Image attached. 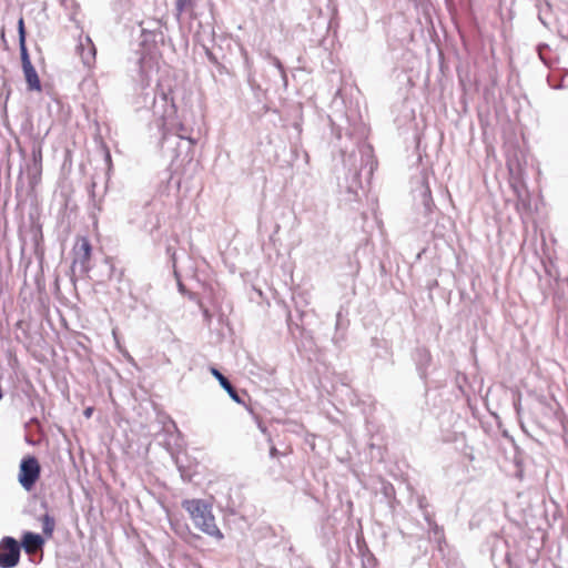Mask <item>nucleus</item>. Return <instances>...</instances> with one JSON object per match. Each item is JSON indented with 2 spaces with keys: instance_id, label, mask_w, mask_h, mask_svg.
Segmentation results:
<instances>
[{
  "instance_id": "2",
  "label": "nucleus",
  "mask_w": 568,
  "mask_h": 568,
  "mask_svg": "<svg viewBox=\"0 0 568 568\" xmlns=\"http://www.w3.org/2000/svg\"><path fill=\"white\" fill-rule=\"evenodd\" d=\"M40 476V465L36 457L28 456L21 460L19 483L26 490H30Z\"/></svg>"
},
{
  "instance_id": "9",
  "label": "nucleus",
  "mask_w": 568,
  "mask_h": 568,
  "mask_svg": "<svg viewBox=\"0 0 568 568\" xmlns=\"http://www.w3.org/2000/svg\"><path fill=\"white\" fill-rule=\"evenodd\" d=\"M41 523L43 534L47 536H51L55 526L54 519L50 515L45 514L41 517Z\"/></svg>"
},
{
  "instance_id": "11",
  "label": "nucleus",
  "mask_w": 568,
  "mask_h": 568,
  "mask_svg": "<svg viewBox=\"0 0 568 568\" xmlns=\"http://www.w3.org/2000/svg\"><path fill=\"white\" fill-rule=\"evenodd\" d=\"M22 68L32 65L26 42H19Z\"/></svg>"
},
{
  "instance_id": "5",
  "label": "nucleus",
  "mask_w": 568,
  "mask_h": 568,
  "mask_svg": "<svg viewBox=\"0 0 568 568\" xmlns=\"http://www.w3.org/2000/svg\"><path fill=\"white\" fill-rule=\"evenodd\" d=\"M74 254L75 258L73 261V264H80L83 270L87 268V264L91 256V244L88 241V239L82 237L80 241L77 242L74 246Z\"/></svg>"
},
{
  "instance_id": "14",
  "label": "nucleus",
  "mask_w": 568,
  "mask_h": 568,
  "mask_svg": "<svg viewBox=\"0 0 568 568\" xmlns=\"http://www.w3.org/2000/svg\"><path fill=\"white\" fill-rule=\"evenodd\" d=\"M32 154H33V160L36 163L41 162V160H42L41 148L33 149Z\"/></svg>"
},
{
  "instance_id": "1",
  "label": "nucleus",
  "mask_w": 568,
  "mask_h": 568,
  "mask_svg": "<svg viewBox=\"0 0 568 568\" xmlns=\"http://www.w3.org/2000/svg\"><path fill=\"white\" fill-rule=\"evenodd\" d=\"M182 507L189 513L194 526L202 532L222 539L223 534L215 524L212 507L202 499H186Z\"/></svg>"
},
{
  "instance_id": "6",
  "label": "nucleus",
  "mask_w": 568,
  "mask_h": 568,
  "mask_svg": "<svg viewBox=\"0 0 568 568\" xmlns=\"http://www.w3.org/2000/svg\"><path fill=\"white\" fill-rule=\"evenodd\" d=\"M43 544V538L38 534L26 532L22 537V547L28 554H33L41 549Z\"/></svg>"
},
{
  "instance_id": "15",
  "label": "nucleus",
  "mask_w": 568,
  "mask_h": 568,
  "mask_svg": "<svg viewBox=\"0 0 568 568\" xmlns=\"http://www.w3.org/2000/svg\"><path fill=\"white\" fill-rule=\"evenodd\" d=\"M175 113L174 104H171L169 112L166 115H164V123H169V118Z\"/></svg>"
},
{
  "instance_id": "7",
  "label": "nucleus",
  "mask_w": 568,
  "mask_h": 568,
  "mask_svg": "<svg viewBox=\"0 0 568 568\" xmlns=\"http://www.w3.org/2000/svg\"><path fill=\"white\" fill-rule=\"evenodd\" d=\"M211 373L219 381L222 388L227 392V394L234 402H236V403L242 402L236 389L233 387V385L230 383V381L219 369L212 367Z\"/></svg>"
},
{
  "instance_id": "12",
  "label": "nucleus",
  "mask_w": 568,
  "mask_h": 568,
  "mask_svg": "<svg viewBox=\"0 0 568 568\" xmlns=\"http://www.w3.org/2000/svg\"><path fill=\"white\" fill-rule=\"evenodd\" d=\"M19 42H26V31L23 19L20 18L18 21Z\"/></svg>"
},
{
  "instance_id": "8",
  "label": "nucleus",
  "mask_w": 568,
  "mask_h": 568,
  "mask_svg": "<svg viewBox=\"0 0 568 568\" xmlns=\"http://www.w3.org/2000/svg\"><path fill=\"white\" fill-rule=\"evenodd\" d=\"M24 78L30 90L40 91L41 83L33 65L23 67Z\"/></svg>"
},
{
  "instance_id": "17",
  "label": "nucleus",
  "mask_w": 568,
  "mask_h": 568,
  "mask_svg": "<svg viewBox=\"0 0 568 568\" xmlns=\"http://www.w3.org/2000/svg\"><path fill=\"white\" fill-rule=\"evenodd\" d=\"M91 414H92V408H87L85 412H84V415L87 417H89V416H91Z\"/></svg>"
},
{
  "instance_id": "13",
  "label": "nucleus",
  "mask_w": 568,
  "mask_h": 568,
  "mask_svg": "<svg viewBox=\"0 0 568 568\" xmlns=\"http://www.w3.org/2000/svg\"><path fill=\"white\" fill-rule=\"evenodd\" d=\"M178 131H179V132H178V136H179L180 139H186L191 144H194V143H195V141H194L192 138H190V136H185V135H183V134H182V132H184V131H185V129H184V125H183V124H179Z\"/></svg>"
},
{
  "instance_id": "4",
  "label": "nucleus",
  "mask_w": 568,
  "mask_h": 568,
  "mask_svg": "<svg viewBox=\"0 0 568 568\" xmlns=\"http://www.w3.org/2000/svg\"><path fill=\"white\" fill-rule=\"evenodd\" d=\"M77 53L85 68L91 69L94 65L97 49L89 36L79 37Z\"/></svg>"
},
{
  "instance_id": "18",
  "label": "nucleus",
  "mask_w": 568,
  "mask_h": 568,
  "mask_svg": "<svg viewBox=\"0 0 568 568\" xmlns=\"http://www.w3.org/2000/svg\"><path fill=\"white\" fill-rule=\"evenodd\" d=\"M275 454H276V448H275V447H273V448L271 449V455H272V456H275Z\"/></svg>"
},
{
  "instance_id": "10",
  "label": "nucleus",
  "mask_w": 568,
  "mask_h": 568,
  "mask_svg": "<svg viewBox=\"0 0 568 568\" xmlns=\"http://www.w3.org/2000/svg\"><path fill=\"white\" fill-rule=\"evenodd\" d=\"M176 16L180 18V16L184 12L192 11L193 9V0H176Z\"/></svg>"
},
{
  "instance_id": "16",
  "label": "nucleus",
  "mask_w": 568,
  "mask_h": 568,
  "mask_svg": "<svg viewBox=\"0 0 568 568\" xmlns=\"http://www.w3.org/2000/svg\"><path fill=\"white\" fill-rule=\"evenodd\" d=\"M273 60H274L275 67L284 74V69H283L281 61L277 58H274Z\"/></svg>"
},
{
  "instance_id": "3",
  "label": "nucleus",
  "mask_w": 568,
  "mask_h": 568,
  "mask_svg": "<svg viewBox=\"0 0 568 568\" xmlns=\"http://www.w3.org/2000/svg\"><path fill=\"white\" fill-rule=\"evenodd\" d=\"M20 559V545L12 537H4L0 542V567L12 568Z\"/></svg>"
}]
</instances>
